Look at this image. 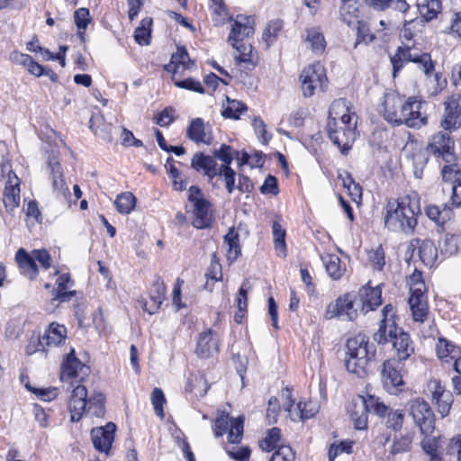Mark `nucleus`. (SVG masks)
I'll use <instances>...</instances> for the list:
<instances>
[{
  "label": "nucleus",
  "instance_id": "f257e3e1",
  "mask_svg": "<svg viewBox=\"0 0 461 461\" xmlns=\"http://www.w3.org/2000/svg\"><path fill=\"white\" fill-rule=\"evenodd\" d=\"M424 103L416 97L404 100L395 91L384 93L379 106V113L392 125L405 124L410 128H420L428 123V118L421 109Z\"/></svg>",
  "mask_w": 461,
  "mask_h": 461
},
{
  "label": "nucleus",
  "instance_id": "f03ea898",
  "mask_svg": "<svg viewBox=\"0 0 461 461\" xmlns=\"http://www.w3.org/2000/svg\"><path fill=\"white\" fill-rule=\"evenodd\" d=\"M357 116L351 112L346 99L334 100L329 110L327 131L330 140L347 153L352 147L357 137Z\"/></svg>",
  "mask_w": 461,
  "mask_h": 461
},
{
  "label": "nucleus",
  "instance_id": "7ed1b4c3",
  "mask_svg": "<svg viewBox=\"0 0 461 461\" xmlns=\"http://www.w3.org/2000/svg\"><path fill=\"white\" fill-rule=\"evenodd\" d=\"M420 212L419 201L410 195L390 201L385 207L384 226L393 232L412 235Z\"/></svg>",
  "mask_w": 461,
  "mask_h": 461
},
{
  "label": "nucleus",
  "instance_id": "20e7f679",
  "mask_svg": "<svg viewBox=\"0 0 461 461\" xmlns=\"http://www.w3.org/2000/svg\"><path fill=\"white\" fill-rule=\"evenodd\" d=\"M347 355L345 360L348 372L361 376L365 374L368 362L375 355V347L369 343L368 338L364 334H357L347 341Z\"/></svg>",
  "mask_w": 461,
  "mask_h": 461
},
{
  "label": "nucleus",
  "instance_id": "39448f33",
  "mask_svg": "<svg viewBox=\"0 0 461 461\" xmlns=\"http://www.w3.org/2000/svg\"><path fill=\"white\" fill-rule=\"evenodd\" d=\"M388 411L383 402L374 395L361 396L353 400L348 406V413L357 429L367 428L368 413L373 411L379 417H384Z\"/></svg>",
  "mask_w": 461,
  "mask_h": 461
},
{
  "label": "nucleus",
  "instance_id": "423d86ee",
  "mask_svg": "<svg viewBox=\"0 0 461 461\" xmlns=\"http://www.w3.org/2000/svg\"><path fill=\"white\" fill-rule=\"evenodd\" d=\"M408 62L418 64L424 74L428 75L434 68V62L429 53H420L414 49L413 45L402 42V45L399 46L394 55L391 57L393 77Z\"/></svg>",
  "mask_w": 461,
  "mask_h": 461
},
{
  "label": "nucleus",
  "instance_id": "0eeeda50",
  "mask_svg": "<svg viewBox=\"0 0 461 461\" xmlns=\"http://www.w3.org/2000/svg\"><path fill=\"white\" fill-rule=\"evenodd\" d=\"M426 152L438 161L445 163L456 161L455 141L446 131H438L429 139Z\"/></svg>",
  "mask_w": 461,
  "mask_h": 461
},
{
  "label": "nucleus",
  "instance_id": "6e6552de",
  "mask_svg": "<svg viewBox=\"0 0 461 461\" xmlns=\"http://www.w3.org/2000/svg\"><path fill=\"white\" fill-rule=\"evenodd\" d=\"M301 89L304 97H311L316 90L324 91L327 87V77L321 63L304 68L300 75Z\"/></svg>",
  "mask_w": 461,
  "mask_h": 461
},
{
  "label": "nucleus",
  "instance_id": "1a4fd4ad",
  "mask_svg": "<svg viewBox=\"0 0 461 461\" xmlns=\"http://www.w3.org/2000/svg\"><path fill=\"white\" fill-rule=\"evenodd\" d=\"M396 358L385 360L382 365L380 378L384 389L390 394H398L403 390L402 364Z\"/></svg>",
  "mask_w": 461,
  "mask_h": 461
},
{
  "label": "nucleus",
  "instance_id": "9d476101",
  "mask_svg": "<svg viewBox=\"0 0 461 461\" xmlns=\"http://www.w3.org/2000/svg\"><path fill=\"white\" fill-rule=\"evenodd\" d=\"M384 337V341L376 343L379 345L392 343L396 352L397 360L404 361L414 353V346L410 335L397 326H390L389 330H385Z\"/></svg>",
  "mask_w": 461,
  "mask_h": 461
},
{
  "label": "nucleus",
  "instance_id": "9b49d317",
  "mask_svg": "<svg viewBox=\"0 0 461 461\" xmlns=\"http://www.w3.org/2000/svg\"><path fill=\"white\" fill-rule=\"evenodd\" d=\"M410 415L419 427L421 434L431 435L435 429V417L429 404L421 399H415L410 403Z\"/></svg>",
  "mask_w": 461,
  "mask_h": 461
},
{
  "label": "nucleus",
  "instance_id": "f8f14e48",
  "mask_svg": "<svg viewBox=\"0 0 461 461\" xmlns=\"http://www.w3.org/2000/svg\"><path fill=\"white\" fill-rule=\"evenodd\" d=\"M357 298L354 294H345L339 296L334 303H330L326 309L325 318H342L347 321H353L357 316Z\"/></svg>",
  "mask_w": 461,
  "mask_h": 461
},
{
  "label": "nucleus",
  "instance_id": "ddd939ff",
  "mask_svg": "<svg viewBox=\"0 0 461 461\" xmlns=\"http://www.w3.org/2000/svg\"><path fill=\"white\" fill-rule=\"evenodd\" d=\"M441 126L445 131H456L461 128V95L453 94L444 102V113Z\"/></svg>",
  "mask_w": 461,
  "mask_h": 461
},
{
  "label": "nucleus",
  "instance_id": "4468645a",
  "mask_svg": "<svg viewBox=\"0 0 461 461\" xmlns=\"http://www.w3.org/2000/svg\"><path fill=\"white\" fill-rule=\"evenodd\" d=\"M402 153L408 160L411 161L415 177L421 178L423 169L428 163V153L415 140L408 141L402 149Z\"/></svg>",
  "mask_w": 461,
  "mask_h": 461
},
{
  "label": "nucleus",
  "instance_id": "2eb2a0df",
  "mask_svg": "<svg viewBox=\"0 0 461 461\" xmlns=\"http://www.w3.org/2000/svg\"><path fill=\"white\" fill-rule=\"evenodd\" d=\"M428 388L432 394V400L438 407V411L442 417L447 415L453 402L452 393L446 390L441 382L437 379L430 380Z\"/></svg>",
  "mask_w": 461,
  "mask_h": 461
},
{
  "label": "nucleus",
  "instance_id": "dca6fc26",
  "mask_svg": "<svg viewBox=\"0 0 461 461\" xmlns=\"http://www.w3.org/2000/svg\"><path fill=\"white\" fill-rule=\"evenodd\" d=\"M116 426L113 422L107 423L104 427L94 428L91 430V438L94 447L99 452L108 454L114 439Z\"/></svg>",
  "mask_w": 461,
  "mask_h": 461
},
{
  "label": "nucleus",
  "instance_id": "f3484780",
  "mask_svg": "<svg viewBox=\"0 0 461 461\" xmlns=\"http://www.w3.org/2000/svg\"><path fill=\"white\" fill-rule=\"evenodd\" d=\"M87 390L85 385L78 384L73 391L68 402L70 420L77 422L81 420L87 407Z\"/></svg>",
  "mask_w": 461,
  "mask_h": 461
},
{
  "label": "nucleus",
  "instance_id": "a211bd4d",
  "mask_svg": "<svg viewBox=\"0 0 461 461\" xmlns=\"http://www.w3.org/2000/svg\"><path fill=\"white\" fill-rule=\"evenodd\" d=\"M89 367L81 363L75 355V349L71 348L66 356L61 366V379L79 378L83 380L84 376L88 375Z\"/></svg>",
  "mask_w": 461,
  "mask_h": 461
},
{
  "label": "nucleus",
  "instance_id": "6ab92c4d",
  "mask_svg": "<svg viewBox=\"0 0 461 461\" xmlns=\"http://www.w3.org/2000/svg\"><path fill=\"white\" fill-rule=\"evenodd\" d=\"M186 136L196 144L210 145L213 140L211 127L205 124L202 118H195L190 122L186 129Z\"/></svg>",
  "mask_w": 461,
  "mask_h": 461
},
{
  "label": "nucleus",
  "instance_id": "aec40b11",
  "mask_svg": "<svg viewBox=\"0 0 461 461\" xmlns=\"http://www.w3.org/2000/svg\"><path fill=\"white\" fill-rule=\"evenodd\" d=\"M357 301L361 305V312L366 314L382 304V290L379 286H363L359 289Z\"/></svg>",
  "mask_w": 461,
  "mask_h": 461
},
{
  "label": "nucleus",
  "instance_id": "412c9836",
  "mask_svg": "<svg viewBox=\"0 0 461 461\" xmlns=\"http://www.w3.org/2000/svg\"><path fill=\"white\" fill-rule=\"evenodd\" d=\"M191 167L196 172L203 173L212 180L218 176L219 168L214 158L203 152H196L191 159Z\"/></svg>",
  "mask_w": 461,
  "mask_h": 461
},
{
  "label": "nucleus",
  "instance_id": "4be33fe9",
  "mask_svg": "<svg viewBox=\"0 0 461 461\" xmlns=\"http://www.w3.org/2000/svg\"><path fill=\"white\" fill-rule=\"evenodd\" d=\"M3 203L7 212H13L20 204V179L16 175H10L5 183Z\"/></svg>",
  "mask_w": 461,
  "mask_h": 461
},
{
  "label": "nucleus",
  "instance_id": "5701e85b",
  "mask_svg": "<svg viewBox=\"0 0 461 461\" xmlns=\"http://www.w3.org/2000/svg\"><path fill=\"white\" fill-rule=\"evenodd\" d=\"M212 204L206 199L197 201L194 204L193 226L196 229H205L211 226L212 221Z\"/></svg>",
  "mask_w": 461,
  "mask_h": 461
},
{
  "label": "nucleus",
  "instance_id": "b1692460",
  "mask_svg": "<svg viewBox=\"0 0 461 461\" xmlns=\"http://www.w3.org/2000/svg\"><path fill=\"white\" fill-rule=\"evenodd\" d=\"M219 351L218 339L213 337L212 331L208 330L200 334L195 353L203 358H209Z\"/></svg>",
  "mask_w": 461,
  "mask_h": 461
},
{
  "label": "nucleus",
  "instance_id": "393cba45",
  "mask_svg": "<svg viewBox=\"0 0 461 461\" xmlns=\"http://www.w3.org/2000/svg\"><path fill=\"white\" fill-rule=\"evenodd\" d=\"M166 294V285L163 280L157 276L151 288L150 300L146 302L143 309L149 314H154L160 308Z\"/></svg>",
  "mask_w": 461,
  "mask_h": 461
},
{
  "label": "nucleus",
  "instance_id": "a878e982",
  "mask_svg": "<svg viewBox=\"0 0 461 461\" xmlns=\"http://www.w3.org/2000/svg\"><path fill=\"white\" fill-rule=\"evenodd\" d=\"M74 281L69 274L60 275L56 281V287L53 290V300L64 303L69 301L76 294L73 290Z\"/></svg>",
  "mask_w": 461,
  "mask_h": 461
},
{
  "label": "nucleus",
  "instance_id": "bb28decb",
  "mask_svg": "<svg viewBox=\"0 0 461 461\" xmlns=\"http://www.w3.org/2000/svg\"><path fill=\"white\" fill-rule=\"evenodd\" d=\"M67 338V329L64 325L56 322L50 324L48 330L41 338L36 341L38 345L59 346L65 341Z\"/></svg>",
  "mask_w": 461,
  "mask_h": 461
},
{
  "label": "nucleus",
  "instance_id": "cd10ccee",
  "mask_svg": "<svg viewBox=\"0 0 461 461\" xmlns=\"http://www.w3.org/2000/svg\"><path fill=\"white\" fill-rule=\"evenodd\" d=\"M194 66V62L191 60L186 49L185 47H177L176 51L171 56L170 62L164 66V69L176 74L180 67L183 69H191Z\"/></svg>",
  "mask_w": 461,
  "mask_h": 461
},
{
  "label": "nucleus",
  "instance_id": "c85d7f7f",
  "mask_svg": "<svg viewBox=\"0 0 461 461\" xmlns=\"http://www.w3.org/2000/svg\"><path fill=\"white\" fill-rule=\"evenodd\" d=\"M303 39L308 48H310L313 53L320 55L324 52L326 41L319 27L307 28Z\"/></svg>",
  "mask_w": 461,
  "mask_h": 461
},
{
  "label": "nucleus",
  "instance_id": "c756f323",
  "mask_svg": "<svg viewBox=\"0 0 461 461\" xmlns=\"http://www.w3.org/2000/svg\"><path fill=\"white\" fill-rule=\"evenodd\" d=\"M16 262L23 275L29 279H34L38 276V267L35 260L25 249H20L15 255Z\"/></svg>",
  "mask_w": 461,
  "mask_h": 461
},
{
  "label": "nucleus",
  "instance_id": "7c9ffc66",
  "mask_svg": "<svg viewBox=\"0 0 461 461\" xmlns=\"http://www.w3.org/2000/svg\"><path fill=\"white\" fill-rule=\"evenodd\" d=\"M409 304L415 321L423 322L429 312L426 294H410Z\"/></svg>",
  "mask_w": 461,
  "mask_h": 461
},
{
  "label": "nucleus",
  "instance_id": "2f4dec72",
  "mask_svg": "<svg viewBox=\"0 0 461 461\" xmlns=\"http://www.w3.org/2000/svg\"><path fill=\"white\" fill-rule=\"evenodd\" d=\"M382 320L379 323L378 330L373 335L375 342H383L385 340V330H389L390 326H397L395 322V313L392 304H386L382 310Z\"/></svg>",
  "mask_w": 461,
  "mask_h": 461
},
{
  "label": "nucleus",
  "instance_id": "473e14b6",
  "mask_svg": "<svg viewBox=\"0 0 461 461\" xmlns=\"http://www.w3.org/2000/svg\"><path fill=\"white\" fill-rule=\"evenodd\" d=\"M231 45L239 52V55L235 57L236 64L247 70L254 69L257 62L254 59L252 45L246 43H231Z\"/></svg>",
  "mask_w": 461,
  "mask_h": 461
},
{
  "label": "nucleus",
  "instance_id": "72a5a7b5",
  "mask_svg": "<svg viewBox=\"0 0 461 461\" xmlns=\"http://www.w3.org/2000/svg\"><path fill=\"white\" fill-rule=\"evenodd\" d=\"M339 7L340 20L348 26L355 25L359 17V4L357 0H340Z\"/></svg>",
  "mask_w": 461,
  "mask_h": 461
},
{
  "label": "nucleus",
  "instance_id": "f704fd0d",
  "mask_svg": "<svg viewBox=\"0 0 461 461\" xmlns=\"http://www.w3.org/2000/svg\"><path fill=\"white\" fill-rule=\"evenodd\" d=\"M417 8L423 22H429L437 17L442 9L440 0H417Z\"/></svg>",
  "mask_w": 461,
  "mask_h": 461
},
{
  "label": "nucleus",
  "instance_id": "c9c22d12",
  "mask_svg": "<svg viewBox=\"0 0 461 461\" xmlns=\"http://www.w3.org/2000/svg\"><path fill=\"white\" fill-rule=\"evenodd\" d=\"M419 246V255L421 261L429 267L433 266L438 258V249L434 242L430 240H425L420 241V240H415Z\"/></svg>",
  "mask_w": 461,
  "mask_h": 461
},
{
  "label": "nucleus",
  "instance_id": "e433bc0d",
  "mask_svg": "<svg viewBox=\"0 0 461 461\" xmlns=\"http://www.w3.org/2000/svg\"><path fill=\"white\" fill-rule=\"evenodd\" d=\"M328 275L334 280H339L345 273L340 258L335 254H328L321 258Z\"/></svg>",
  "mask_w": 461,
  "mask_h": 461
},
{
  "label": "nucleus",
  "instance_id": "4c0bfd02",
  "mask_svg": "<svg viewBox=\"0 0 461 461\" xmlns=\"http://www.w3.org/2000/svg\"><path fill=\"white\" fill-rule=\"evenodd\" d=\"M244 20L247 21V23H243L241 21H235L232 24L228 39L230 42L240 44L241 42L240 41L254 33V28L249 24V18L246 17Z\"/></svg>",
  "mask_w": 461,
  "mask_h": 461
},
{
  "label": "nucleus",
  "instance_id": "58836bf2",
  "mask_svg": "<svg viewBox=\"0 0 461 461\" xmlns=\"http://www.w3.org/2000/svg\"><path fill=\"white\" fill-rule=\"evenodd\" d=\"M318 412V406L312 402H298L291 413L293 421L304 420L312 418Z\"/></svg>",
  "mask_w": 461,
  "mask_h": 461
},
{
  "label": "nucleus",
  "instance_id": "ea45409f",
  "mask_svg": "<svg viewBox=\"0 0 461 461\" xmlns=\"http://www.w3.org/2000/svg\"><path fill=\"white\" fill-rule=\"evenodd\" d=\"M434 68L429 74H425L427 77V91L429 95L436 96L439 95L443 89L446 88L447 82L439 72L433 73Z\"/></svg>",
  "mask_w": 461,
  "mask_h": 461
},
{
  "label": "nucleus",
  "instance_id": "a19ab883",
  "mask_svg": "<svg viewBox=\"0 0 461 461\" xmlns=\"http://www.w3.org/2000/svg\"><path fill=\"white\" fill-rule=\"evenodd\" d=\"M440 208L438 205H428L426 208V215L438 224H443L452 216V210L448 203H444Z\"/></svg>",
  "mask_w": 461,
  "mask_h": 461
},
{
  "label": "nucleus",
  "instance_id": "79ce46f5",
  "mask_svg": "<svg viewBox=\"0 0 461 461\" xmlns=\"http://www.w3.org/2000/svg\"><path fill=\"white\" fill-rule=\"evenodd\" d=\"M412 445V435L407 433L405 435H395L393 439V443L390 447V454L392 456H396L398 454H402L409 452L411 449Z\"/></svg>",
  "mask_w": 461,
  "mask_h": 461
},
{
  "label": "nucleus",
  "instance_id": "37998d69",
  "mask_svg": "<svg viewBox=\"0 0 461 461\" xmlns=\"http://www.w3.org/2000/svg\"><path fill=\"white\" fill-rule=\"evenodd\" d=\"M420 445L426 455L429 456V461H443L442 456L438 452L439 447V437H430L431 435H424Z\"/></svg>",
  "mask_w": 461,
  "mask_h": 461
},
{
  "label": "nucleus",
  "instance_id": "c03bdc74",
  "mask_svg": "<svg viewBox=\"0 0 461 461\" xmlns=\"http://www.w3.org/2000/svg\"><path fill=\"white\" fill-rule=\"evenodd\" d=\"M436 350L438 358L446 363L449 361L448 357L454 359L460 354L458 348L446 339H438Z\"/></svg>",
  "mask_w": 461,
  "mask_h": 461
},
{
  "label": "nucleus",
  "instance_id": "a18cd8bd",
  "mask_svg": "<svg viewBox=\"0 0 461 461\" xmlns=\"http://www.w3.org/2000/svg\"><path fill=\"white\" fill-rule=\"evenodd\" d=\"M366 2L379 11L392 8L405 13L409 9L406 0H366Z\"/></svg>",
  "mask_w": 461,
  "mask_h": 461
},
{
  "label": "nucleus",
  "instance_id": "49530a36",
  "mask_svg": "<svg viewBox=\"0 0 461 461\" xmlns=\"http://www.w3.org/2000/svg\"><path fill=\"white\" fill-rule=\"evenodd\" d=\"M283 27L284 22L280 19L272 20L267 23L262 34V40L266 42L267 48L276 41Z\"/></svg>",
  "mask_w": 461,
  "mask_h": 461
},
{
  "label": "nucleus",
  "instance_id": "de8ad7c7",
  "mask_svg": "<svg viewBox=\"0 0 461 461\" xmlns=\"http://www.w3.org/2000/svg\"><path fill=\"white\" fill-rule=\"evenodd\" d=\"M224 243L228 246L227 258L229 260H235L240 255L241 249L239 243V235L234 229H230L224 236Z\"/></svg>",
  "mask_w": 461,
  "mask_h": 461
},
{
  "label": "nucleus",
  "instance_id": "09e8293b",
  "mask_svg": "<svg viewBox=\"0 0 461 461\" xmlns=\"http://www.w3.org/2000/svg\"><path fill=\"white\" fill-rule=\"evenodd\" d=\"M114 204L120 213L129 214L135 207L136 197L130 192H124L117 195Z\"/></svg>",
  "mask_w": 461,
  "mask_h": 461
},
{
  "label": "nucleus",
  "instance_id": "8fccbe9b",
  "mask_svg": "<svg viewBox=\"0 0 461 461\" xmlns=\"http://www.w3.org/2000/svg\"><path fill=\"white\" fill-rule=\"evenodd\" d=\"M152 24L151 18H144L140 22V25L135 29L134 39L140 45H149L150 40V26Z\"/></svg>",
  "mask_w": 461,
  "mask_h": 461
},
{
  "label": "nucleus",
  "instance_id": "3c124183",
  "mask_svg": "<svg viewBox=\"0 0 461 461\" xmlns=\"http://www.w3.org/2000/svg\"><path fill=\"white\" fill-rule=\"evenodd\" d=\"M423 20L420 18H414L410 20H404L403 26L401 30L400 36L403 40L410 41H411L420 28L422 26Z\"/></svg>",
  "mask_w": 461,
  "mask_h": 461
},
{
  "label": "nucleus",
  "instance_id": "603ef678",
  "mask_svg": "<svg viewBox=\"0 0 461 461\" xmlns=\"http://www.w3.org/2000/svg\"><path fill=\"white\" fill-rule=\"evenodd\" d=\"M7 175L9 179L10 175H15L11 167V158L7 145L4 141H0V181Z\"/></svg>",
  "mask_w": 461,
  "mask_h": 461
},
{
  "label": "nucleus",
  "instance_id": "864d4df0",
  "mask_svg": "<svg viewBox=\"0 0 461 461\" xmlns=\"http://www.w3.org/2000/svg\"><path fill=\"white\" fill-rule=\"evenodd\" d=\"M386 418L385 425L388 429H392L393 431H399L403 425L404 413L400 410L389 409L386 414L383 417Z\"/></svg>",
  "mask_w": 461,
  "mask_h": 461
},
{
  "label": "nucleus",
  "instance_id": "5fc2aeb1",
  "mask_svg": "<svg viewBox=\"0 0 461 461\" xmlns=\"http://www.w3.org/2000/svg\"><path fill=\"white\" fill-rule=\"evenodd\" d=\"M87 411L95 417H103L104 415V395L102 393H95L88 398Z\"/></svg>",
  "mask_w": 461,
  "mask_h": 461
},
{
  "label": "nucleus",
  "instance_id": "6e6d98bb",
  "mask_svg": "<svg viewBox=\"0 0 461 461\" xmlns=\"http://www.w3.org/2000/svg\"><path fill=\"white\" fill-rule=\"evenodd\" d=\"M228 100V106L223 109L221 112V114L225 118L234 119L237 120L240 118V115L247 110V106L238 101V100H230L229 97H227Z\"/></svg>",
  "mask_w": 461,
  "mask_h": 461
},
{
  "label": "nucleus",
  "instance_id": "4d7b16f0",
  "mask_svg": "<svg viewBox=\"0 0 461 461\" xmlns=\"http://www.w3.org/2000/svg\"><path fill=\"white\" fill-rule=\"evenodd\" d=\"M228 430L229 442L232 444L239 443L243 435V419H231Z\"/></svg>",
  "mask_w": 461,
  "mask_h": 461
},
{
  "label": "nucleus",
  "instance_id": "13d9d810",
  "mask_svg": "<svg viewBox=\"0 0 461 461\" xmlns=\"http://www.w3.org/2000/svg\"><path fill=\"white\" fill-rule=\"evenodd\" d=\"M281 438V430L280 429L275 427L269 429L267 436L263 440L261 447L266 451H272L277 449L280 446L278 445V442L280 441Z\"/></svg>",
  "mask_w": 461,
  "mask_h": 461
},
{
  "label": "nucleus",
  "instance_id": "bf43d9fd",
  "mask_svg": "<svg viewBox=\"0 0 461 461\" xmlns=\"http://www.w3.org/2000/svg\"><path fill=\"white\" fill-rule=\"evenodd\" d=\"M150 400L156 415L160 419H164L165 413L163 406L166 403V397L163 391L158 387L154 388L151 393Z\"/></svg>",
  "mask_w": 461,
  "mask_h": 461
},
{
  "label": "nucleus",
  "instance_id": "052dcab7",
  "mask_svg": "<svg viewBox=\"0 0 461 461\" xmlns=\"http://www.w3.org/2000/svg\"><path fill=\"white\" fill-rule=\"evenodd\" d=\"M205 277L207 281L212 280V281H218L221 280L222 277L221 273V266L216 257V254H213L211 258L210 267H208ZM208 287V282H206L205 288Z\"/></svg>",
  "mask_w": 461,
  "mask_h": 461
},
{
  "label": "nucleus",
  "instance_id": "680f3d73",
  "mask_svg": "<svg viewBox=\"0 0 461 461\" xmlns=\"http://www.w3.org/2000/svg\"><path fill=\"white\" fill-rule=\"evenodd\" d=\"M357 24V42L356 44L364 42L365 44H368L372 42L375 39V35L370 32V29L367 24L358 20L355 23Z\"/></svg>",
  "mask_w": 461,
  "mask_h": 461
},
{
  "label": "nucleus",
  "instance_id": "e2e57ef3",
  "mask_svg": "<svg viewBox=\"0 0 461 461\" xmlns=\"http://www.w3.org/2000/svg\"><path fill=\"white\" fill-rule=\"evenodd\" d=\"M410 294H421L426 293L425 283L422 280L421 272L415 271L409 279Z\"/></svg>",
  "mask_w": 461,
  "mask_h": 461
},
{
  "label": "nucleus",
  "instance_id": "0e129e2a",
  "mask_svg": "<svg viewBox=\"0 0 461 461\" xmlns=\"http://www.w3.org/2000/svg\"><path fill=\"white\" fill-rule=\"evenodd\" d=\"M218 175L224 176L226 189L229 194H231L234 191V189L236 188V186H235V176H236L235 171L230 167H229L227 165H221L219 167Z\"/></svg>",
  "mask_w": 461,
  "mask_h": 461
},
{
  "label": "nucleus",
  "instance_id": "69168bd1",
  "mask_svg": "<svg viewBox=\"0 0 461 461\" xmlns=\"http://www.w3.org/2000/svg\"><path fill=\"white\" fill-rule=\"evenodd\" d=\"M295 454L289 446L280 445L274 451L269 461H294Z\"/></svg>",
  "mask_w": 461,
  "mask_h": 461
},
{
  "label": "nucleus",
  "instance_id": "338daca9",
  "mask_svg": "<svg viewBox=\"0 0 461 461\" xmlns=\"http://www.w3.org/2000/svg\"><path fill=\"white\" fill-rule=\"evenodd\" d=\"M231 419L229 414L225 411H221L213 425V431L216 437L222 436L229 429Z\"/></svg>",
  "mask_w": 461,
  "mask_h": 461
},
{
  "label": "nucleus",
  "instance_id": "774afa93",
  "mask_svg": "<svg viewBox=\"0 0 461 461\" xmlns=\"http://www.w3.org/2000/svg\"><path fill=\"white\" fill-rule=\"evenodd\" d=\"M439 248L444 256L454 255L457 251V238L455 235H446L442 243H439Z\"/></svg>",
  "mask_w": 461,
  "mask_h": 461
}]
</instances>
